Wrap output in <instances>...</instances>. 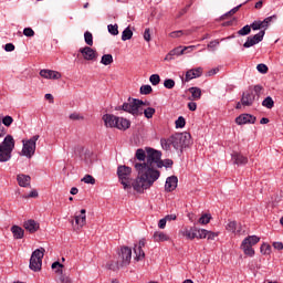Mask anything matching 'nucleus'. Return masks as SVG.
I'll return each instance as SVG.
<instances>
[{"label": "nucleus", "mask_w": 283, "mask_h": 283, "mask_svg": "<svg viewBox=\"0 0 283 283\" xmlns=\"http://www.w3.org/2000/svg\"><path fill=\"white\" fill-rule=\"evenodd\" d=\"M145 151L146 163L135 164V169L138 176L134 180L133 189L134 191H137V193H144L145 190L149 189L156 180L160 178V171L154 169V164L163 158V153L151 147H146Z\"/></svg>", "instance_id": "nucleus-1"}, {"label": "nucleus", "mask_w": 283, "mask_h": 283, "mask_svg": "<svg viewBox=\"0 0 283 283\" xmlns=\"http://www.w3.org/2000/svg\"><path fill=\"white\" fill-rule=\"evenodd\" d=\"M143 105H147L143 99L128 97V102H125L123 105L115 107L116 112H126L132 114V116H145V118H154L156 114V108L148 107L143 111Z\"/></svg>", "instance_id": "nucleus-2"}, {"label": "nucleus", "mask_w": 283, "mask_h": 283, "mask_svg": "<svg viewBox=\"0 0 283 283\" xmlns=\"http://www.w3.org/2000/svg\"><path fill=\"white\" fill-rule=\"evenodd\" d=\"M160 145L165 151H171V147L176 151H182V149L191 145V135L189 133H177L169 138H161Z\"/></svg>", "instance_id": "nucleus-3"}, {"label": "nucleus", "mask_w": 283, "mask_h": 283, "mask_svg": "<svg viewBox=\"0 0 283 283\" xmlns=\"http://www.w3.org/2000/svg\"><path fill=\"white\" fill-rule=\"evenodd\" d=\"M12 151H14V137L7 135L0 143V163H8L12 158Z\"/></svg>", "instance_id": "nucleus-4"}, {"label": "nucleus", "mask_w": 283, "mask_h": 283, "mask_svg": "<svg viewBox=\"0 0 283 283\" xmlns=\"http://www.w3.org/2000/svg\"><path fill=\"white\" fill-rule=\"evenodd\" d=\"M117 176L120 185H123L124 189H132L134 187V181L132 182V167L128 166H118L117 167Z\"/></svg>", "instance_id": "nucleus-5"}, {"label": "nucleus", "mask_w": 283, "mask_h": 283, "mask_svg": "<svg viewBox=\"0 0 283 283\" xmlns=\"http://www.w3.org/2000/svg\"><path fill=\"white\" fill-rule=\"evenodd\" d=\"M45 255V248L36 249L32 252L30 258L29 268L31 271L35 273L41 271V266H43V258Z\"/></svg>", "instance_id": "nucleus-6"}, {"label": "nucleus", "mask_w": 283, "mask_h": 283, "mask_svg": "<svg viewBox=\"0 0 283 283\" xmlns=\"http://www.w3.org/2000/svg\"><path fill=\"white\" fill-rule=\"evenodd\" d=\"M258 242H260V238L258 235H250L245 238L241 243V249L244 255L253 258V255H255V250H253V247H255Z\"/></svg>", "instance_id": "nucleus-7"}, {"label": "nucleus", "mask_w": 283, "mask_h": 283, "mask_svg": "<svg viewBox=\"0 0 283 283\" xmlns=\"http://www.w3.org/2000/svg\"><path fill=\"white\" fill-rule=\"evenodd\" d=\"M36 140H39V135H34L29 140H22V156L25 158H32L36 151Z\"/></svg>", "instance_id": "nucleus-8"}, {"label": "nucleus", "mask_w": 283, "mask_h": 283, "mask_svg": "<svg viewBox=\"0 0 283 283\" xmlns=\"http://www.w3.org/2000/svg\"><path fill=\"white\" fill-rule=\"evenodd\" d=\"M119 259V266H129L132 262V249L129 247H122Z\"/></svg>", "instance_id": "nucleus-9"}, {"label": "nucleus", "mask_w": 283, "mask_h": 283, "mask_svg": "<svg viewBox=\"0 0 283 283\" xmlns=\"http://www.w3.org/2000/svg\"><path fill=\"white\" fill-rule=\"evenodd\" d=\"M78 52L82 54L84 61H96L98 59V52L91 46L81 48Z\"/></svg>", "instance_id": "nucleus-10"}, {"label": "nucleus", "mask_w": 283, "mask_h": 283, "mask_svg": "<svg viewBox=\"0 0 283 283\" xmlns=\"http://www.w3.org/2000/svg\"><path fill=\"white\" fill-rule=\"evenodd\" d=\"M253 103H255V94L253 93V88L249 87V90L242 94L241 105H243V107H251Z\"/></svg>", "instance_id": "nucleus-11"}, {"label": "nucleus", "mask_w": 283, "mask_h": 283, "mask_svg": "<svg viewBox=\"0 0 283 283\" xmlns=\"http://www.w3.org/2000/svg\"><path fill=\"white\" fill-rule=\"evenodd\" d=\"M63 264H61V262L55 261L52 263L51 268L52 269H57L55 270V273H57V275H60L59 280L60 283H72V279H70V276L63 274Z\"/></svg>", "instance_id": "nucleus-12"}, {"label": "nucleus", "mask_w": 283, "mask_h": 283, "mask_svg": "<svg viewBox=\"0 0 283 283\" xmlns=\"http://www.w3.org/2000/svg\"><path fill=\"white\" fill-rule=\"evenodd\" d=\"M258 118L251 114H241L235 118L237 125H255Z\"/></svg>", "instance_id": "nucleus-13"}, {"label": "nucleus", "mask_w": 283, "mask_h": 283, "mask_svg": "<svg viewBox=\"0 0 283 283\" xmlns=\"http://www.w3.org/2000/svg\"><path fill=\"white\" fill-rule=\"evenodd\" d=\"M40 76H42V78H50L52 81H59V78H61V73L59 71H52V70H41L40 71Z\"/></svg>", "instance_id": "nucleus-14"}, {"label": "nucleus", "mask_w": 283, "mask_h": 283, "mask_svg": "<svg viewBox=\"0 0 283 283\" xmlns=\"http://www.w3.org/2000/svg\"><path fill=\"white\" fill-rule=\"evenodd\" d=\"M202 76V67L191 69L186 72L185 81L189 83V81H193V78H200Z\"/></svg>", "instance_id": "nucleus-15"}, {"label": "nucleus", "mask_w": 283, "mask_h": 283, "mask_svg": "<svg viewBox=\"0 0 283 283\" xmlns=\"http://www.w3.org/2000/svg\"><path fill=\"white\" fill-rule=\"evenodd\" d=\"M23 228L25 229V231H29V233H36L40 229V224L34 219H29L24 221Z\"/></svg>", "instance_id": "nucleus-16"}, {"label": "nucleus", "mask_w": 283, "mask_h": 283, "mask_svg": "<svg viewBox=\"0 0 283 283\" xmlns=\"http://www.w3.org/2000/svg\"><path fill=\"white\" fill-rule=\"evenodd\" d=\"M176 187H178V177L170 176L166 179L165 190L170 193V191H175Z\"/></svg>", "instance_id": "nucleus-17"}, {"label": "nucleus", "mask_w": 283, "mask_h": 283, "mask_svg": "<svg viewBox=\"0 0 283 283\" xmlns=\"http://www.w3.org/2000/svg\"><path fill=\"white\" fill-rule=\"evenodd\" d=\"M102 119L104 120L105 127H116L118 124V116L112 114L103 115Z\"/></svg>", "instance_id": "nucleus-18"}, {"label": "nucleus", "mask_w": 283, "mask_h": 283, "mask_svg": "<svg viewBox=\"0 0 283 283\" xmlns=\"http://www.w3.org/2000/svg\"><path fill=\"white\" fill-rule=\"evenodd\" d=\"M17 182L19 187H30V184L32 182V177H30L29 175L19 174L17 176Z\"/></svg>", "instance_id": "nucleus-19"}, {"label": "nucleus", "mask_w": 283, "mask_h": 283, "mask_svg": "<svg viewBox=\"0 0 283 283\" xmlns=\"http://www.w3.org/2000/svg\"><path fill=\"white\" fill-rule=\"evenodd\" d=\"M129 127H132V122H129V119L123 118V117H117L116 129H122L123 132H125V130L129 129Z\"/></svg>", "instance_id": "nucleus-20"}, {"label": "nucleus", "mask_w": 283, "mask_h": 283, "mask_svg": "<svg viewBox=\"0 0 283 283\" xmlns=\"http://www.w3.org/2000/svg\"><path fill=\"white\" fill-rule=\"evenodd\" d=\"M232 160L234 165H247V163H249V158H247L240 153H233Z\"/></svg>", "instance_id": "nucleus-21"}, {"label": "nucleus", "mask_w": 283, "mask_h": 283, "mask_svg": "<svg viewBox=\"0 0 283 283\" xmlns=\"http://www.w3.org/2000/svg\"><path fill=\"white\" fill-rule=\"evenodd\" d=\"M184 235L185 238H188V240H196V238L198 237V228L197 227L186 228L184 230Z\"/></svg>", "instance_id": "nucleus-22"}, {"label": "nucleus", "mask_w": 283, "mask_h": 283, "mask_svg": "<svg viewBox=\"0 0 283 283\" xmlns=\"http://www.w3.org/2000/svg\"><path fill=\"white\" fill-rule=\"evenodd\" d=\"M11 233H13L14 240H23V235H25V230L19 226H13L11 228Z\"/></svg>", "instance_id": "nucleus-23"}, {"label": "nucleus", "mask_w": 283, "mask_h": 283, "mask_svg": "<svg viewBox=\"0 0 283 283\" xmlns=\"http://www.w3.org/2000/svg\"><path fill=\"white\" fill-rule=\"evenodd\" d=\"M85 213H87V210L82 209L81 210V214L80 216H75V223L78 227H85V224L87 223V216H85Z\"/></svg>", "instance_id": "nucleus-24"}, {"label": "nucleus", "mask_w": 283, "mask_h": 283, "mask_svg": "<svg viewBox=\"0 0 283 283\" xmlns=\"http://www.w3.org/2000/svg\"><path fill=\"white\" fill-rule=\"evenodd\" d=\"M181 54H185V49L182 46H178L174 50H171L165 57V61H171L174 56H181Z\"/></svg>", "instance_id": "nucleus-25"}, {"label": "nucleus", "mask_w": 283, "mask_h": 283, "mask_svg": "<svg viewBox=\"0 0 283 283\" xmlns=\"http://www.w3.org/2000/svg\"><path fill=\"white\" fill-rule=\"evenodd\" d=\"M153 238L155 242H167L169 240V235L158 231L154 233Z\"/></svg>", "instance_id": "nucleus-26"}, {"label": "nucleus", "mask_w": 283, "mask_h": 283, "mask_svg": "<svg viewBox=\"0 0 283 283\" xmlns=\"http://www.w3.org/2000/svg\"><path fill=\"white\" fill-rule=\"evenodd\" d=\"M188 92H190L193 101H199L202 96V90H200V87H190Z\"/></svg>", "instance_id": "nucleus-27"}, {"label": "nucleus", "mask_w": 283, "mask_h": 283, "mask_svg": "<svg viewBox=\"0 0 283 283\" xmlns=\"http://www.w3.org/2000/svg\"><path fill=\"white\" fill-rule=\"evenodd\" d=\"M134 253H135V260L137 262H140V260H145V251H143V248L135 245L134 248Z\"/></svg>", "instance_id": "nucleus-28"}, {"label": "nucleus", "mask_w": 283, "mask_h": 283, "mask_svg": "<svg viewBox=\"0 0 283 283\" xmlns=\"http://www.w3.org/2000/svg\"><path fill=\"white\" fill-rule=\"evenodd\" d=\"M135 158H137V160L140 163H145V159H147V150L145 151V149L138 148L136 150Z\"/></svg>", "instance_id": "nucleus-29"}, {"label": "nucleus", "mask_w": 283, "mask_h": 283, "mask_svg": "<svg viewBox=\"0 0 283 283\" xmlns=\"http://www.w3.org/2000/svg\"><path fill=\"white\" fill-rule=\"evenodd\" d=\"M262 106L266 107V109H273V107H275V102L273 101V97H265L262 102Z\"/></svg>", "instance_id": "nucleus-30"}, {"label": "nucleus", "mask_w": 283, "mask_h": 283, "mask_svg": "<svg viewBox=\"0 0 283 283\" xmlns=\"http://www.w3.org/2000/svg\"><path fill=\"white\" fill-rule=\"evenodd\" d=\"M134 36V31L128 27L122 33V41H129Z\"/></svg>", "instance_id": "nucleus-31"}, {"label": "nucleus", "mask_w": 283, "mask_h": 283, "mask_svg": "<svg viewBox=\"0 0 283 283\" xmlns=\"http://www.w3.org/2000/svg\"><path fill=\"white\" fill-rule=\"evenodd\" d=\"M84 41H85L86 45H88L90 48H92V45H94V35H92V32L86 31L84 33Z\"/></svg>", "instance_id": "nucleus-32"}, {"label": "nucleus", "mask_w": 283, "mask_h": 283, "mask_svg": "<svg viewBox=\"0 0 283 283\" xmlns=\"http://www.w3.org/2000/svg\"><path fill=\"white\" fill-rule=\"evenodd\" d=\"M101 63L102 65H112V63H114V56H112V54H104Z\"/></svg>", "instance_id": "nucleus-33"}, {"label": "nucleus", "mask_w": 283, "mask_h": 283, "mask_svg": "<svg viewBox=\"0 0 283 283\" xmlns=\"http://www.w3.org/2000/svg\"><path fill=\"white\" fill-rule=\"evenodd\" d=\"M266 34V31L261 30L259 33L254 34L252 38V40H254V43H261V41L264 40V35Z\"/></svg>", "instance_id": "nucleus-34"}, {"label": "nucleus", "mask_w": 283, "mask_h": 283, "mask_svg": "<svg viewBox=\"0 0 283 283\" xmlns=\"http://www.w3.org/2000/svg\"><path fill=\"white\" fill-rule=\"evenodd\" d=\"M0 120H1L2 125H4V127H10L12 125V123H14V118H12V116H10V115H6Z\"/></svg>", "instance_id": "nucleus-35"}, {"label": "nucleus", "mask_w": 283, "mask_h": 283, "mask_svg": "<svg viewBox=\"0 0 283 283\" xmlns=\"http://www.w3.org/2000/svg\"><path fill=\"white\" fill-rule=\"evenodd\" d=\"M154 92V88H151V85H142L139 88V94H144L147 96L148 94H151Z\"/></svg>", "instance_id": "nucleus-36"}, {"label": "nucleus", "mask_w": 283, "mask_h": 283, "mask_svg": "<svg viewBox=\"0 0 283 283\" xmlns=\"http://www.w3.org/2000/svg\"><path fill=\"white\" fill-rule=\"evenodd\" d=\"M176 128L177 129H182L187 125V120L185 117L179 116L178 119L175 122Z\"/></svg>", "instance_id": "nucleus-37"}, {"label": "nucleus", "mask_w": 283, "mask_h": 283, "mask_svg": "<svg viewBox=\"0 0 283 283\" xmlns=\"http://www.w3.org/2000/svg\"><path fill=\"white\" fill-rule=\"evenodd\" d=\"M239 36H248L251 34V27L249 24L244 25L241 30L238 31Z\"/></svg>", "instance_id": "nucleus-38"}, {"label": "nucleus", "mask_w": 283, "mask_h": 283, "mask_svg": "<svg viewBox=\"0 0 283 283\" xmlns=\"http://www.w3.org/2000/svg\"><path fill=\"white\" fill-rule=\"evenodd\" d=\"M199 224H209V222H211V214H202L199 220H198Z\"/></svg>", "instance_id": "nucleus-39"}, {"label": "nucleus", "mask_w": 283, "mask_h": 283, "mask_svg": "<svg viewBox=\"0 0 283 283\" xmlns=\"http://www.w3.org/2000/svg\"><path fill=\"white\" fill-rule=\"evenodd\" d=\"M164 87H166V90H174V87H176V81H174L172 78L165 80Z\"/></svg>", "instance_id": "nucleus-40"}, {"label": "nucleus", "mask_w": 283, "mask_h": 283, "mask_svg": "<svg viewBox=\"0 0 283 283\" xmlns=\"http://www.w3.org/2000/svg\"><path fill=\"white\" fill-rule=\"evenodd\" d=\"M82 182H85V185H96V179L92 175H85Z\"/></svg>", "instance_id": "nucleus-41"}, {"label": "nucleus", "mask_w": 283, "mask_h": 283, "mask_svg": "<svg viewBox=\"0 0 283 283\" xmlns=\"http://www.w3.org/2000/svg\"><path fill=\"white\" fill-rule=\"evenodd\" d=\"M108 32L113 36H118V24H108Z\"/></svg>", "instance_id": "nucleus-42"}, {"label": "nucleus", "mask_w": 283, "mask_h": 283, "mask_svg": "<svg viewBox=\"0 0 283 283\" xmlns=\"http://www.w3.org/2000/svg\"><path fill=\"white\" fill-rule=\"evenodd\" d=\"M208 233H209V230L197 228V237L196 238H198L199 240H205V238H207Z\"/></svg>", "instance_id": "nucleus-43"}, {"label": "nucleus", "mask_w": 283, "mask_h": 283, "mask_svg": "<svg viewBox=\"0 0 283 283\" xmlns=\"http://www.w3.org/2000/svg\"><path fill=\"white\" fill-rule=\"evenodd\" d=\"M237 229H238V222L229 221V223L227 224V231H231L232 233H235Z\"/></svg>", "instance_id": "nucleus-44"}, {"label": "nucleus", "mask_w": 283, "mask_h": 283, "mask_svg": "<svg viewBox=\"0 0 283 283\" xmlns=\"http://www.w3.org/2000/svg\"><path fill=\"white\" fill-rule=\"evenodd\" d=\"M240 8H242V4H239V6L234 7L233 9H231L229 12L223 14L221 17V19H227V17H231V15L235 14V12H238V10H240Z\"/></svg>", "instance_id": "nucleus-45"}, {"label": "nucleus", "mask_w": 283, "mask_h": 283, "mask_svg": "<svg viewBox=\"0 0 283 283\" xmlns=\"http://www.w3.org/2000/svg\"><path fill=\"white\" fill-rule=\"evenodd\" d=\"M261 253L263 255H270L271 254V245L266 244V243H263L261 245Z\"/></svg>", "instance_id": "nucleus-46"}, {"label": "nucleus", "mask_w": 283, "mask_h": 283, "mask_svg": "<svg viewBox=\"0 0 283 283\" xmlns=\"http://www.w3.org/2000/svg\"><path fill=\"white\" fill-rule=\"evenodd\" d=\"M262 90H264V87L260 84L254 85L252 88V92L254 94V96H256L259 98L260 94H262Z\"/></svg>", "instance_id": "nucleus-47"}, {"label": "nucleus", "mask_w": 283, "mask_h": 283, "mask_svg": "<svg viewBox=\"0 0 283 283\" xmlns=\"http://www.w3.org/2000/svg\"><path fill=\"white\" fill-rule=\"evenodd\" d=\"M218 45H220V40H213L207 45V48L208 50H211V52H216V48H218Z\"/></svg>", "instance_id": "nucleus-48"}, {"label": "nucleus", "mask_w": 283, "mask_h": 283, "mask_svg": "<svg viewBox=\"0 0 283 283\" xmlns=\"http://www.w3.org/2000/svg\"><path fill=\"white\" fill-rule=\"evenodd\" d=\"M273 19H275V15L265 18L263 21H261V28H264V30H266V28H269V23H271Z\"/></svg>", "instance_id": "nucleus-49"}, {"label": "nucleus", "mask_w": 283, "mask_h": 283, "mask_svg": "<svg viewBox=\"0 0 283 283\" xmlns=\"http://www.w3.org/2000/svg\"><path fill=\"white\" fill-rule=\"evenodd\" d=\"M149 81H150L151 85H158L160 83V75L153 74V75H150Z\"/></svg>", "instance_id": "nucleus-50"}, {"label": "nucleus", "mask_w": 283, "mask_h": 283, "mask_svg": "<svg viewBox=\"0 0 283 283\" xmlns=\"http://www.w3.org/2000/svg\"><path fill=\"white\" fill-rule=\"evenodd\" d=\"M253 45H258L252 36H248L247 41L243 44V48H253Z\"/></svg>", "instance_id": "nucleus-51"}, {"label": "nucleus", "mask_w": 283, "mask_h": 283, "mask_svg": "<svg viewBox=\"0 0 283 283\" xmlns=\"http://www.w3.org/2000/svg\"><path fill=\"white\" fill-rule=\"evenodd\" d=\"M258 72H260V74H266L269 72V66H266V64H258L256 66Z\"/></svg>", "instance_id": "nucleus-52"}, {"label": "nucleus", "mask_w": 283, "mask_h": 283, "mask_svg": "<svg viewBox=\"0 0 283 283\" xmlns=\"http://www.w3.org/2000/svg\"><path fill=\"white\" fill-rule=\"evenodd\" d=\"M250 28L253 30H262V21H254L250 24Z\"/></svg>", "instance_id": "nucleus-53"}, {"label": "nucleus", "mask_w": 283, "mask_h": 283, "mask_svg": "<svg viewBox=\"0 0 283 283\" xmlns=\"http://www.w3.org/2000/svg\"><path fill=\"white\" fill-rule=\"evenodd\" d=\"M69 118L71 119V120H83V116H81V114H78V113H73V114H71L70 116H69Z\"/></svg>", "instance_id": "nucleus-54"}, {"label": "nucleus", "mask_w": 283, "mask_h": 283, "mask_svg": "<svg viewBox=\"0 0 283 283\" xmlns=\"http://www.w3.org/2000/svg\"><path fill=\"white\" fill-rule=\"evenodd\" d=\"M144 39H145V41H147L148 43H149V41H151V30H150V29H145Z\"/></svg>", "instance_id": "nucleus-55"}, {"label": "nucleus", "mask_w": 283, "mask_h": 283, "mask_svg": "<svg viewBox=\"0 0 283 283\" xmlns=\"http://www.w3.org/2000/svg\"><path fill=\"white\" fill-rule=\"evenodd\" d=\"M23 34L24 36H34V30H32V28H25Z\"/></svg>", "instance_id": "nucleus-56"}, {"label": "nucleus", "mask_w": 283, "mask_h": 283, "mask_svg": "<svg viewBox=\"0 0 283 283\" xmlns=\"http://www.w3.org/2000/svg\"><path fill=\"white\" fill-rule=\"evenodd\" d=\"M106 268L111 271H116V269H120V263L117 262L116 265L114 263H107Z\"/></svg>", "instance_id": "nucleus-57"}, {"label": "nucleus", "mask_w": 283, "mask_h": 283, "mask_svg": "<svg viewBox=\"0 0 283 283\" xmlns=\"http://www.w3.org/2000/svg\"><path fill=\"white\" fill-rule=\"evenodd\" d=\"M206 238H207V240H216V238H218V233L208 231Z\"/></svg>", "instance_id": "nucleus-58"}, {"label": "nucleus", "mask_w": 283, "mask_h": 283, "mask_svg": "<svg viewBox=\"0 0 283 283\" xmlns=\"http://www.w3.org/2000/svg\"><path fill=\"white\" fill-rule=\"evenodd\" d=\"M188 109H190V112H196V109H198V104H196V102L188 103Z\"/></svg>", "instance_id": "nucleus-59"}, {"label": "nucleus", "mask_w": 283, "mask_h": 283, "mask_svg": "<svg viewBox=\"0 0 283 283\" xmlns=\"http://www.w3.org/2000/svg\"><path fill=\"white\" fill-rule=\"evenodd\" d=\"M220 72V69L216 67V69H211L210 71H208L207 76H216V74H218Z\"/></svg>", "instance_id": "nucleus-60"}, {"label": "nucleus", "mask_w": 283, "mask_h": 283, "mask_svg": "<svg viewBox=\"0 0 283 283\" xmlns=\"http://www.w3.org/2000/svg\"><path fill=\"white\" fill-rule=\"evenodd\" d=\"M4 50H6V52H14V44H12V43H7V44L4 45Z\"/></svg>", "instance_id": "nucleus-61"}, {"label": "nucleus", "mask_w": 283, "mask_h": 283, "mask_svg": "<svg viewBox=\"0 0 283 283\" xmlns=\"http://www.w3.org/2000/svg\"><path fill=\"white\" fill-rule=\"evenodd\" d=\"M158 227L159 229H165L167 227V219L166 218L160 219L158 222Z\"/></svg>", "instance_id": "nucleus-62"}, {"label": "nucleus", "mask_w": 283, "mask_h": 283, "mask_svg": "<svg viewBox=\"0 0 283 283\" xmlns=\"http://www.w3.org/2000/svg\"><path fill=\"white\" fill-rule=\"evenodd\" d=\"M25 198H39V191L32 190Z\"/></svg>", "instance_id": "nucleus-63"}, {"label": "nucleus", "mask_w": 283, "mask_h": 283, "mask_svg": "<svg viewBox=\"0 0 283 283\" xmlns=\"http://www.w3.org/2000/svg\"><path fill=\"white\" fill-rule=\"evenodd\" d=\"M273 248L276 249V251H282L283 243L282 242H274Z\"/></svg>", "instance_id": "nucleus-64"}]
</instances>
